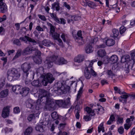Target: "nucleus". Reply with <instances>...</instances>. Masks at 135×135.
Listing matches in <instances>:
<instances>
[{
	"mask_svg": "<svg viewBox=\"0 0 135 135\" xmlns=\"http://www.w3.org/2000/svg\"><path fill=\"white\" fill-rule=\"evenodd\" d=\"M36 130L40 132H42L44 131V129L43 128V127L42 125H38L35 127Z\"/></svg>",
	"mask_w": 135,
	"mask_h": 135,
	"instance_id": "obj_33",
	"label": "nucleus"
},
{
	"mask_svg": "<svg viewBox=\"0 0 135 135\" xmlns=\"http://www.w3.org/2000/svg\"><path fill=\"white\" fill-rule=\"evenodd\" d=\"M57 40L58 42V44L61 47H63L64 46L63 43L61 40L59 38Z\"/></svg>",
	"mask_w": 135,
	"mask_h": 135,
	"instance_id": "obj_57",
	"label": "nucleus"
},
{
	"mask_svg": "<svg viewBox=\"0 0 135 135\" xmlns=\"http://www.w3.org/2000/svg\"><path fill=\"white\" fill-rule=\"evenodd\" d=\"M63 100H56L55 102V104L56 105H57L59 107H61L62 105V101Z\"/></svg>",
	"mask_w": 135,
	"mask_h": 135,
	"instance_id": "obj_45",
	"label": "nucleus"
},
{
	"mask_svg": "<svg viewBox=\"0 0 135 135\" xmlns=\"http://www.w3.org/2000/svg\"><path fill=\"white\" fill-rule=\"evenodd\" d=\"M42 44L46 46H50L51 43H50V41L48 40H45L42 41Z\"/></svg>",
	"mask_w": 135,
	"mask_h": 135,
	"instance_id": "obj_35",
	"label": "nucleus"
},
{
	"mask_svg": "<svg viewBox=\"0 0 135 135\" xmlns=\"http://www.w3.org/2000/svg\"><path fill=\"white\" fill-rule=\"evenodd\" d=\"M130 56L128 55H126L123 56L121 58V61L122 63H124L125 62H127V64L129 66H132L133 65H131V62H129Z\"/></svg>",
	"mask_w": 135,
	"mask_h": 135,
	"instance_id": "obj_10",
	"label": "nucleus"
},
{
	"mask_svg": "<svg viewBox=\"0 0 135 135\" xmlns=\"http://www.w3.org/2000/svg\"><path fill=\"white\" fill-rule=\"evenodd\" d=\"M38 16L39 18L44 21H46V19L45 16L44 15H42L40 14L38 15Z\"/></svg>",
	"mask_w": 135,
	"mask_h": 135,
	"instance_id": "obj_54",
	"label": "nucleus"
},
{
	"mask_svg": "<svg viewBox=\"0 0 135 135\" xmlns=\"http://www.w3.org/2000/svg\"><path fill=\"white\" fill-rule=\"evenodd\" d=\"M22 90L23 93L27 94L29 93L30 89L27 87H25L23 88Z\"/></svg>",
	"mask_w": 135,
	"mask_h": 135,
	"instance_id": "obj_46",
	"label": "nucleus"
},
{
	"mask_svg": "<svg viewBox=\"0 0 135 135\" xmlns=\"http://www.w3.org/2000/svg\"><path fill=\"white\" fill-rule=\"evenodd\" d=\"M85 64L86 65V67L85 68H93L92 65L93 63L92 62H91L90 61H86Z\"/></svg>",
	"mask_w": 135,
	"mask_h": 135,
	"instance_id": "obj_39",
	"label": "nucleus"
},
{
	"mask_svg": "<svg viewBox=\"0 0 135 135\" xmlns=\"http://www.w3.org/2000/svg\"><path fill=\"white\" fill-rule=\"evenodd\" d=\"M13 43L14 44L18 46H20L21 44L20 42L18 39H15L13 41Z\"/></svg>",
	"mask_w": 135,
	"mask_h": 135,
	"instance_id": "obj_53",
	"label": "nucleus"
},
{
	"mask_svg": "<svg viewBox=\"0 0 135 135\" xmlns=\"http://www.w3.org/2000/svg\"><path fill=\"white\" fill-rule=\"evenodd\" d=\"M90 69H91L90 68H85L84 69V76L87 79H90L91 76Z\"/></svg>",
	"mask_w": 135,
	"mask_h": 135,
	"instance_id": "obj_12",
	"label": "nucleus"
},
{
	"mask_svg": "<svg viewBox=\"0 0 135 135\" xmlns=\"http://www.w3.org/2000/svg\"><path fill=\"white\" fill-rule=\"evenodd\" d=\"M33 131V129L31 127H28L24 132V135H30L32 133Z\"/></svg>",
	"mask_w": 135,
	"mask_h": 135,
	"instance_id": "obj_22",
	"label": "nucleus"
},
{
	"mask_svg": "<svg viewBox=\"0 0 135 135\" xmlns=\"http://www.w3.org/2000/svg\"><path fill=\"white\" fill-rule=\"evenodd\" d=\"M41 53L40 51L38 50H36L35 52V56H37L39 57H41Z\"/></svg>",
	"mask_w": 135,
	"mask_h": 135,
	"instance_id": "obj_59",
	"label": "nucleus"
},
{
	"mask_svg": "<svg viewBox=\"0 0 135 135\" xmlns=\"http://www.w3.org/2000/svg\"><path fill=\"white\" fill-rule=\"evenodd\" d=\"M131 56L132 59L129 61V62H131V65H133L135 61V51L131 53Z\"/></svg>",
	"mask_w": 135,
	"mask_h": 135,
	"instance_id": "obj_25",
	"label": "nucleus"
},
{
	"mask_svg": "<svg viewBox=\"0 0 135 135\" xmlns=\"http://www.w3.org/2000/svg\"><path fill=\"white\" fill-rule=\"evenodd\" d=\"M106 45L108 46L113 45L115 43V41L112 39H108L106 42Z\"/></svg>",
	"mask_w": 135,
	"mask_h": 135,
	"instance_id": "obj_24",
	"label": "nucleus"
},
{
	"mask_svg": "<svg viewBox=\"0 0 135 135\" xmlns=\"http://www.w3.org/2000/svg\"><path fill=\"white\" fill-rule=\"evenodd\" d=\"M101 131H102L103 132H104L105 131L103 122L101 123L98 127V133H100Z\"/></svg>",
	"mask_w": 135,
	"mask_h": 135,
	"instance_id": "obj_27",
	"label": "nucleus"
},
{
	"mask_svg": "<svg viewBox=\"0 0 135 135\" xmlns=\"http://www.w3.org/2000/svg\"><path fill=\"white\" fill-rule=\"evenodd\" d=\"M52 35L54 40H56L60 38V34L56 32H54L52 34Z\"/></svg>",
	"mask_w": 135,
	"mask_h": 135,
	"instance_id": "obj_42",
	"label": "nucleus"
},
{
	"mask_svg": "<svg viewBox=\"0 0 135 135\" xmlns=\"http://www.w3.org/2000/svg\"><path fill=\"white\" fill-rule=\"evenodd\" d=\"M6 15H4L2 17H0V22H2L6 19Z\"/></svg>",
	"mask_w": 135,
	"mask_h": 135,
	"instance_id": "obj_64",
	"label": "nucleus"
},
{
	"mask_svg": "<svg viewBox=\"0 0 135 135\" xmlns=\"http://www.w3.org/2000/svg\"><path fill=\"white\" fill-rule=\"evenodd\" d=\"M20 85H16L13 86L12 87V90L14 92H16L17 90V91L19 92H16V93H18L19 92L21 93V92L20 91Z\"/></svg>",
	"mask_w": 135,
	"mask_h": 135,
	"instance_id": "obj_36",
	"label": "nucleus"
},
{
	"mask_svg": "<svg viewBox=\"0 0 135 135\" xmlns=\"http://www.w3.org/2000/svg\"><path fill=\"white\" fill-rule=\"evenodd\" d=\"M67 34L64 33H62L61 36V38H62L63 41L65 42L66 41V39L67 37Z\"/></svg>",
	"mask_w": 135,
	"mask_h": 135,
	"instance_id": "obj_47",
	"label": "nucleus"
},
{
	"mask_svg": "<svg viewBox=\"0 0 135 135\" xmlns=\"http://www.w3.org/2000/svg\"><path fill=\"white\" fill-rule=\"evenodd\" d=\"M42 98V103L40 104L42 105V108L44 105L45 107L47 110L52 111L55 110L56 108V105L55 103L50 99H46L45 97H43Z\"/></svg>",
	"mask_w": 135,
	"mask_h": 135,
	"instance_id": "obj_2",
	"label": "nucleus"
},
{
	"mask_svg": "<svg viewBox=\"0 0 135 135\" xmlns=\"http://www.w3.org/2000/svg\"><path fill=\"white\" fill-rule=\"evenodd\" d=\"M34 62L37 64H39L41 63L42 59L41 57H39L37 56H35L33 58Z\"/></svg>",
	"mask_w": 135,
	"mask_h": 135,
	"instance_id": "obj_26",
	"label": "nucleus"
},
{
	"mask_svg": "<svg viewBox=\"0 0 135 135\" xmlns=\"http://www.w3.org/2000/svg\"><path fill=\"white\" fill-rule=\"evenodd\" d=\"M8 89H5L1 91L0 93V98H3L6 97L8 95Z\"/></svg>",
	"mask_w": 135,
	"mask_h": 135,
	"instance_id": "obj_20",
	"label": "nucleus"
},
{
	"mask_svg": "<svg viewBox=\"0 0 135 135\" xmlns=\"http://www.w3.org/2000/svg\"><path fill=\"white\" fill-rule=\"evenodd\" d=\"M5 30L4 28L2 27H0V34L3 35L5 32Z\"/></svg>",
	"mask_w": 135,
	"mask_h": 135,
	"instance_id": "obj_62",
	"label": "nucleus"
},
{
	"mask_svg": "<svg viewBox=\"0 0 135 135\" xmlns=\"http://www.w3.org/2000/svg\"><path fill=\"white\" fill-rule=\"evenodd\" d=\"M57 56L53 55L52 56H48L46 58L45 63L46 64L48 67L50 68L53 65V62L55 61L56 64L59 65H62L67 63V61L63 58L61 57L58 59Z\"/></svg>",
	"mask_w": 135,
	"mask_h": 135,
	"instance_id": "obj_1",
	"label": "nucleus"
},
{
	"mask_svg": "<svg viewBox=\"0 0 135 135\" xmlns=\"http://www.w3.org/2000/svg\"><path fill=\"white\" fill-rule=\"evenodd\" d=\"M117 115L115 114L111 115L109 120L107 122V124L110 125L113 122H115V117H117Z\"/></svg>",
	"mask_w": 135,
	"mask_h": 135,
	"instance_id": "obj_13",
	"label": "nucleus"
},
{
	"mask_svg": "<svg viewBox=\"0 0 135 135\" xmlns=\"http://www.w3.org/2000/svg\"><path fill=\"white\" fill-rule=\"evenodd\" d=\"M41 78L42 79L41 83L45 86H46L48 83H52L54 80L52 74L50 73H47L45 76L42 75Z\"/></svg>",
	"mask_w": 135,
	"mask_h": 135,
	"instance_id": "obj_5",
	"label": "nucleus"
},
{
	"mask_svg": "<svg viewBox=\"0 0 135 135\" xmlns=\"http://www.w3.org/2000/svg\"><path fill=\"white\" fill-rule=\"evenodd\" d=\"M20 40L24 41L26 43H27V41H28L29 42H31L33 45H36L37 44V42L34 39L26 36L21 37L20 38Z\"/></svg>",
	"mask_w": 135,
	"mask_h": 135,
	"instance_id": "obj_7",
	"label": "nucleus"
},
{
	"mask_svg": "<svg viewBox=\"0 0 135 135\" xmlns=\"http://www.w3.org/2000/svg\"><path fill=\"white\" fill-rule=\"evenodd\" d=\"M13 111L15 113H20V109L19 107H15L14 108Z\"/></svg>",
	"mask_w": 135,
	"mask_h": 135,
	"instance_id": "obj_56",
	"label": "nucleus"
},
{
	"mask_svg": "<svg viewBox=\"0 0 135 135\" xmlns=\"http://www.w3.org/2000/svg\"><path fill=\"white\" fill-rule=\"evenodd\" d=\"M77 35L79 37V39L78 40V42L79 43L80 45H81L83 44L82 42H80L81 40L82 41L83 37L82 36L81 31H78L77 32Z\"/></svg>",
	"mask_w": 135,
	"mask_h": 135,
	"instance_id": "obj_31",
	"label": "nucleus"
},
{
	"mask_svg": "<svg viewBox=\"0 0 135 135\" xmlns=\"http://www.w3.org/2000/svg\"><path fill=\"white\" fill-rule=\"evenodd\" d=\"M9 109L8 107H6L4 108L2 113V116L3 118H6L8 116L9 114Z\"/></svg>",
	"mask_w": 135,
	"mask_h": 135,
	"instance_id": "obj_14",
	"label": "nucleus"
},
{
	"mask_svg": "<svg viewBox=\"0 0 135 135\" xmlns=\"http://www.w3.org/2000/svg\"><path fill=\"white\" fill-rule=\"evenodd\" d=\"M126 28L123 26H121L120 28V33L121 34H122L126 30Z\"/></svg>",
	"mask_w": 135,
	"mask_h": 135,
	"instance_id": "obj_49",
	"label": "nucleus"
},
{
	"mask_svg": "<svg viewBox=\"0 0 135 135\" xmlns=\"http://www.w3.org/2000/svg\"><path fill=\"white\" fill-rule=\"evenodd\" d=\"M33 50L32 47H27L26 48L22 51V53L24 55L29 54L32 53V51Z\"/></svg>",
	"mask_w": 135,
	"mask_h": 135,
	"instance_id": "obj_18",
	"label": "nucleus"
},
{
	"mask_svg": "<svg viewBox=\"0 0 135 135\" xmlns=\"http://www.w3.org/2000/svg\"><path fill=\"white\" fill-rule=\"evenodd\" d=\"M87 5L89 7L92 8L95 6V4L90 1L87 2Z\"/></svg>",
	"mask_w": 135,
	"mask_h": 135,
	"instance_id": "obj_50",
	"label": "nucleus"
},
{
	"mask_svg": "<svg viewBox=\"0 0 135 135\" xmlns=\"http://www.w3.org/2000/svg\"><path fill=\"white\" fill-rule=\"evenodd\" d=\"M113 36L114 37H117L119 35L118 30L116 29H113L112 30Z\"/></svg>",
	"mask_w": 135,
	"mask_h": 135,
	"instance_id": "obj_41",
	"label": "nucleus"
},
{
	"mask_svg": "<svg viewBox=\"0 0 135 135\" xmlns=\"http://www.w3.org/2000/svg\"><path fill=\"white\" fill-rule=\"evenodd\" d=\"M93 114L92 115L89 114V115L84 116L83 117V119L86 121H90L92 117L95 115L93 113Z\"/></svg>",
	"mask_w": 135,
	"mask_h": 135,
	"instance_id": "obj_29",
	"label": "nucleus"
},
{
	"mask_svg": "<svg viewBox=\"0 0 135 135\" xmlns=\"http://www.w3.org/2000/svg\"><path fill=\"white\" fill-rule=\"evenodd\" d=\"M31 68V64L29 62H25L21 65V69L23 71L24 74H25L26 77L28 76V71Z\"/></svg>",
	"mask_w": 135,
	"mask_h": 135,
	"instance_id": "obj_6",
	"label": "nucleus"
},
{
	"mask_svg": "<svg viewBox=\"0 0 135 135\" xmlns=\"http://www.w3.org/2000/svg\"><path fill=\"white\" fill-rule=\"evenodd\" d=\"M91 69H90V73L93 76H95L97 74L93 70V68H90Z\"/></svg>",
	"mask_w": 135,
	"mask_h": 135,
	"instance_id": "obj_58",
	"label": "nucleus"
},
{
	"mask_svg": "<svg viewBox=\"0 0 135 135\" xmlns=\"http://www.w3.org/2000/svg\"><path fill=\"white\" fill-rule=\"evenodd\" d=\"M22 52V50L21 49H18L17 51V52L16 54L14 56L13 59L14 60L16 59L19 56H20L21 55V53Z\"/></svg>",
	"mask_w": 135,
	"mask_h": 135,
	"instance_id": "obj_37",
	"label": "nucleus"
},
{
	"mask_svg": "<svg viewBox=\"0 0 135 135\" xmlns=\"http://www.w3.org/2000/svg\"><path fill=\"white\" fill-rule=\"evenodd\" d=\"M55 8L57 11H58L60 10V7L58 3L55 2L52 4V8L54 9Z\"/></svg>",
	"mask_w": 135,
	"mask_h": 135,
	"instance_id": "obj_23",
	"label": "nucleus"
},
{
	"mask_svg": "<svg viewBox=\"0 0 135 135\" xmlns=\"http://www.w3.org/2000/svg\"><path fill=\"white\" fill-rule=\"evenodd\" d=\"M57 90L60 93H64L67 91L65 88L60 82H58L57 84Z\"/></svg>",
	"mask_w": 135,
	"mask_h": 135,
	"instance_id": "obj_9",
	"label": "nucleus"
},
{
	"mask_svg": "<svg viewBox=\"0 0 135 135\" xmlns=\"http://www.w3.org/2000/svg\"><path fill=\"white\" fill-rule=\"evenodd\" d=\"M118 60V56L115 55H113L111 56L109 60L111 63L114 64L116 63Z\"/></svg>",
	"mask_w": 135,
	"mask_h": 135,
	"instance_id": "obj_21",
	"label": "nucleus"
},
{
	"mask_svg": "<svg viewBox=\"0 0 135 135\" xmlns=\"http://www.w3.org/2000/svg\"><path fill=\"white\" fill-rule=\"evenodd\" d=\"M117 124H122L124 122L123 118L120 116L117 115Z\"/></svg>",
	"mask_w": 135,
	"mask_h": 135,
	"instance_id": "obj_30",
	"label": "nucleus"
},
{
	"mask_svg": "<svg viewBox=\"0 0 135 135\" xmlns=\"http://www.w3.org/2000/svg\"><path fill=\"white\" fill-rule=\"evenodd\" d=\"M98 40V38H95L86 47L85 50L86 52L87 53H90L92 52L93 51V50L92 47V45L94 43V42L95 40Z\"/></svg>",
	"mask_w": 135,
	"mask_h": 135,
	"instance_id": "obj_8",
	"label": "nucleus"
},
{
	"mask_svg": "<svg viewBox=\"0 0 135 135\" xmlns=\"http://www.w3.org/2000/svg\"><path fill=\"white\" fill-rule=\"evenodd\" d=\"M129 94H127L125 92V93H124L123 94H122V95L120 96L121 98L122 99H124L123 100L122 99H119V101L120 102H122L123 103H126L127 102V99L129 97Z\"/></svg>",
	"mask_w": 135,
	"mask_h": 135,
	"instance_id": "obj_19",
	"label": "nucleus"
},
{
	"mask_svg": "<svg viewBox=\"0 0 135 135\" xmlns=\"http://www.w3.org/2000/svg\"><path fill=\"white\" fill-rule=\"evenodd\" d=\"M106 74L109 77L113 78L115 76V74L111 70H108L106 72Z\"/></svg>",
	"mask_w": 135,
	"mask_h": 135,
	"instance_id": "obj_28",
	"label": "nucleus"
},
{
	"mask_svg": "<svg viewBox=\"0 0 135 135\" xmlns=\"http://www.w3.org/2000/svg\"><path fill=\"white\" fill-rule=\"evenodd\" d=\"M82 93V89L80 88L78 92L77 95V97L76 98V100H79L81 97V94Z\"/></svg>",
	"mask_w": 135,
	"mask_h": 135,
	"instance_id": "obj_44",
	"label": "nucleus"
},
{
	"mask_svg": "<svg viewBox=\"0 0 135 135\" xmlns=\"http://www.w3.org/2000/svg\"><path fill=\"white\" fill-rule=\"evenodd\" d=\"M63 5L64 6L67 8L68 9L70 10V6L66 2H64Z\"/></svg>",
	"mask_w": 135,
	"mask_h": 135,
	"instance_id": "obj_60",
	"label": "nucleus"
},
{
	"mask_svg": "<svg viewBox=\"0 0 135 135\" xmlns=\"http://www.w3.org/2000/svg\"><path fill=\"white\" fill-rule=\"evenodd\" d=\"M84 59V56L83 55H78L75 58L74 60L75 62L80 63L83 61Z\"/></svg>",
	"mask_w": 135,
	"mask_h": 135,
	"instance_id": "obj_17",
	"label": "nucleus"
},
{
	"mask_svg": "<svg viewBox=\"0 0 135 135\" xmlns=\"http://www.w3.org/2000/svg\"><path fill=\"white\" fill-rule=\"evenodd\" d=\"M0 12L2 13L6 12L7 11V7L5 3H0Z\"/></svg>",
	"mask_w": 135,
	"mask_h": 135,
	"instance_id": "obj_11",
	"label": "nucleus"
},
{
	"mask_svg": "<svg viewBox=\"0 0 135 135\" xmlns=\"http://www.w3.org/2000/svg\"><path fill=\"white\" fill-rule=\"evenodd\" d=\"M8 79L10 80H15L18 79L20 76V72L15 68L9 69L7 72Z\"/></svg>",
	"mask_w": 135,
	"mask_h": 135,
	"instance_id": "obj_4",
	"label": "nucleus"
},
{
	"mask_svg": "<svg viewBox=\"0 0 135 135\" xmlns=\"http://www.w3.org/2000/svg\"><path fill=\"white\" fill-rule=\"evenodd\" d=\"M85 110L89 114L92 115L93 113L95 114L94 109L92 110L90 108L87 107L85 108Z\"/></svg>",
	"mask_w": 135,
	"mask_h": 135,
	"instance_id": "obj_32",
	"label": "nucleus"
},
{
	"mask_svg": "<svg viewBox=\"0 0 135 135\" xmlns=\"http://www.w3.org/2000/svg\"><path fill=\"white\" fill-rule=\"evenodd\" d=\"M36 29L38 31H44L43 29L39 26H37Z\"/></svg>",
	"mask_w": 135,
	"mask_h": 135,
	"instance_id": "obj_61",
	"label": "nucleus"
},
{
	"mask_svg": "<svg viewBox=\"0 0 135 135\" xmlns=\"http://www.w3.org/2000/svg\"><path fill=\"white\" fill-rule=\"evenodd\" d=\"M35 114H30L27 117V119L29 121H31L32 119H35Z\"/></svg>",
	"mask_w": 135,
	"mask_h": 135,
	"instance_id": "obj_48",
	"label": "nucleus"
},
{
	"mask_svg": "<svg viewBox=\"0 0 135 135\" xmlns=\"http://www.w3.org/2000/svg\"><path fill=\"white\" fill-rule=\"evenodd\" d=\"M13 129L12 128H9L7 127H6L4 129V131L6 133H8L9 132H11L13 131Z\"/></svg>",
	"mask_w": 135,
	"mask_h": 135,
	"instance_id": "obj_55",
	"label": "nucleus"
},
{
	"mask_svg": "<svg viewBox=\"0 0 135 135\" xmlns=\"http://www.w3.org/2000/svg\"><path fill=\"white\" fill-rule=\"evenodd\" d=\"M40 92L41 93V96L40 98L37 100L36 104V109L37 110H39L42 108V105L40 104L42 103V99L43 97H45L46 99H50L49 98V94L47 91L43 89H41L40 90Z\"/></svg>",
	"mask_w": 135,
	"mask_h": 135,
	"instance_id": "obj_3",
	"label": "nucleus"
},
{
	"mask_svg": "<svg viewBox=\"0 0 135 135\" xmlns=\"http://www.w3.org/2000/svg\"><path fill=\"white\" fill-rule=\"evenodd\" d=\"M51 116L52 118L54 120H56L59 118L58 115L56 112L52 113L51 114Z\"/></svg>",
	"mask_w": 135,
	"mask_h": 135,
	"instance_id": "obj_40",
	"label": "nucleus"
},
{
	"mask_svg": "<svg viewBox=\"0 0 135 135\" xmlns=\"http://www.w3.org/2000/svg\"><path fill=\"white\" fill-rule=\"evenodd\" d=\"M59 22H57L59 24L65 25L66 23V20L64 18H61L60 19L59 18Z\"/></svg>",
	"mask_w": 135,
	"mask_h": 135,
	"instance_id": "obj_51",
	"label": "nucleus"
},
{
	"mask_svg": "<svg viewBox=\"0 0 135 135\" xmlns=\"http://www.w3.org/2000/svg\"><path fill=\"white\" fill-rule=\"evenodd\" d=\"M56 135H67V133L66 132L60 131Z\"/></svg>",
	"mask_w": 135,
	"mask_h": 135,
	"instance_id": "obj_63",
	"label": "nucleus"
},
{
	"mask_svg": "<svg viewBox=\"0 0 135 135\" xmlns=\"http://www.w3.org/2000/svg\"><path fill=\"white\" fill-rule=\"evenodd\" d=\"M51 17L56 22H59V18L57 17L56 14L54 13H50Z\"/></svg>",
	"mask_w": 135,
	"mask_h": 135,
	"instance_id": "obj_38",
	"label": "nucleus"
},
{
	"mask_svg": "<svg viewBox=\"0 0 135 135\" xmlns=\"http://www.w3.org/2000/svg\"><path fill=\"white\" fill-rule=\"evenodd\" d=\"M98 54L99 56L103 57L105 55L106 53L104 50L100 49L98 51Z\"/></svg>",
	"mask_w": 135,
	"mask_h": 135,
	"instance_id": "obj_34",
	"label": "nucleus"
},
{
	"mask_svg": "<svg viewBox=\"0 0 135 135\" xmlns=\"http://www.w3.org/2000/svg\"><path fill=\"white\" fill-rule=\"evenodd\" d=\"M104 111L103 107L101 106H99L97 109H94V113L95 115V114H102L104 113Z\"/></svg>",
	"mask_w": 135,
	"mask_h": 135,
	"instance_id": "obj_16",
	"label": "nucleus"
},
{
	"mask_svg": "<svg viewBox=\"0 0 135 135\" xmlns=\"http://www.w3.org/2000/svg\"><path fill=\"white\" fill-rule=\"evenodd\" d=\"M117 131L119 134H122L124 133V129L122 126H121L118 128Z\"/></svg>",
	"mask_w": 135,
	"mask_h": 135,
	"instance_id": "obj_43",
	"label": "nucleus"
},
{
	"mask_svg": "<svg viewBox=\"0 0 135 135\" xmlns=\"http://www.w3.org/2000/svg\"><path fill=\"white\" fill-rule=\"evenodd\" d=\"M32 85L35 86H36L37 87H39L40 86L39 81L37 80H34L32 83Z\"/></svg>",
	"mask_w": 135,
	"mask_h": 135,
	"instance_id": "obj_52",
	"label": "nucleus"
},
{
	"mask_svg": "<svg viewBox=\"0 0 135 135\" xmlns=\"http://www.w3.org/2000/svg\"><path fill=\"white\" fill-rule=\"evenodd\" d=\"M132 125V123H130L129 119H127L126 120V123L124 125V129L126 130H128L130 128Z\"/></svg>",
	"mask_w": 135,
	"mask_h": 135,
	"instance_id": "obj_15",
	"label": "nucleus"
}]
</instances>
